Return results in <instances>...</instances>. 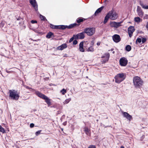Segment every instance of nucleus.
Segmentation results:
<instances>
[{
	"label": "nucleus",
	"instance_id": "1",
	"mask_svg": "<svg viewBox=\"0 0 148 148\" xmlns=\"http://www.w3.org/2000/svg\"><path fill=\"white\" fill-rule=\"evenodd\" d=\"M9 93H10L9 97L12 99L18 100L19 97V92L15 90H10Z\"/></svg>",
	"mask_w": 148,
	"mask_h": 148
},
{
	"label": "nucleus",
	"instance_id": "2",
	"mask_svg": "<svg viewBox=\"0 0 148 148\" xmlns=\"http://www.w3.org/2000/svg\"><path fill=\"white\" fill-rule=\"evenodd\" d=\"M133 83L136 87H140L143 85V81L138 76L135 77L133 79Z\"/></svg>",
	"mask_w": 148,
	"mask_h": 148
},
{
	"label": "nucleus",
	"instance_id": "3",
	"mask_svg": "<svg viewBox=\"0 0 148 148\" xmlns=\"http://www.w3.org/2000/svg\"><path fill=\"white\" fill-rule=\"evenodd\" d=\"M126 77V75L123 73L118 74L115 77V82L118 83H120L123 81Z\"/></svg>",
	"mask_w": 148,
	"mask_h": 148
},
{
	"label": "nucleus",
	"instance_id": "4",
	"mask_svg": "<svg viewBox=\"0 0 148 148\" xmlns=\"http://www.w3.org/2000/svg\"><path fill=\"white\" fill-rule=\"evenodd\" d=\"M107 14L110 17V18L112 20H115L117 19L118 17V14L113 10L110 11Z\"/></svg>",
	"mask_w": 148,
	"mask_h": 148
},
{
	"label": "nucleus",
	"instance_id": "5",
	"mask_svg": "<svg viewBox=\"0 0 148 148\" xmlns=\"http://www.w3.org/2000/svg\"><path fill=\"white\" fill-rule=\"evenodd\" d=\"M84 32L88 36L92 35L95 32V29L94 28H88L84 29Z\"/></svg>",
	"mask_w": 148,
	"mask_h": 148
},
{
	"label": "nucleus",
	"instance_id": "6",
	"mask_svg": "<svg viewBox=\"0 0 148 148\" xmlns=\"http://www.w3.org/2000/svg\"><path fill=\"white\" fill-rule=\"evenodd\" d=\"M77 25V24L76 23H75L73 24H71L69 26H65L64 25H58V29H64L66 28H67L68 29H71L73 28L74 27L76 26Z\"/></svg>",
	"mask_w": 148,
	"mask_h": 148
},
{
	"label": "nucleus",
	"instance_id": "7",
	"mask_svg": "<svg viewBox=\"0 0 148 148\" xmlns=\"http://www.w3.org/2000/svg\"><path fill=\"white\" fill-rule=\"evenodd\" d=\"M84 31L82 32L79 33L76 35H73V36H75V39H83L85 37Z\"/></svg>",
	"mask_w": 148,
	"mask_h": 148
},
{
	"label": "nucleus",
	"instance_id": "8",
	"mask_svg": "<svg viewBox=\"0 0 148 148\" xmlns=\"http://www.w3.org/2000/svg\"><path fill=\"white\" fill-rule=\"evenodd\" d=\"M120 64L121 66H125L127 63V60L125 58H122L119 60Z\"/></svg>",
	"mask_w": 148,
	"mask_h": 148
},
{
	"label": "nucleus",
	"instance_id": "9",
	"mask_svg": "<svg viewBox=\"0 0 148 148\" xmlns=\"http://www.w3.org/2000/svg\"><path fill=\"white\" fill-rule=\"evenodd\" d=\"M122 23L121 22H110V24L111 27L116 28L121 25V24Z\"/></svg>",
	"mask_w": 148,
	"mask_h": 148
},
{
	"label": "nucleus",
	"instance_id": "10",
	"mask_svg": "<svg viewBox=\"0 0 148 148\" xmlns=\"http://www.w3.org/2000/svg\"><path fill=\"white\" fill-rule=\"evenodd\" d=\"M136 11L138 15L140 17H142L144 15V12L140 6H137Z\"/></svg>",
	"mask_w": 148,
	"mask_h": 148
},
{
	"label": "nucleus",
	"instance_id": "11",
	"mask_svg": "<svg viewBox=\"0 0 148 148\" xmlns=\"http://www.w3.org/2000/svg\"><path fill=\"white\" fill-rule=\"evenodd\" d=\"M135 31L134 27L132 26H130L128 29V33L129 36L131 37L132 35L133 32Z\"/></svg>",
	"mask_w": 148,
	"mask_h": 148
},
{
	"label": "nucleus",
	"instance_id": "12",
	"mask_svg": "<svg viewBox=\"0 0 148 148\" xmlns=\"http://www.w3.org/2000/svg\"><path fill=\"white\" fill-rule=\"evenodd\" d=\"M122 113L123 116L125 117L130 121L132 119V116L127 112H122Z\"/></svg>",
	"mask_w": 148,
	"mask_h": 148
},
{
	"label": "nucleus",
	"instance_id": "13",
	"mask_svg": "<svg viewBox=\"0 0 148 148\" xmlns=\"http://www.w3.org/2000/svg\"><path fill=\"white\" fill-rule=\"evenodd\" d=\"M112 39L114 42H119L121 40L120 36L117 34H115L112 36Z\"/></svg>",
	"mask_w": 148,
	"mask_h": 148
},
{
	"label": "nucleus",
	"instance_id": "14",
	"mask_svg": "<svg viewBox=\"0 0 148 148\" xmlns=\"http://www.w3.org/2000/svg\"><path fill=\"white\" fill-rule=\"evenodd\" d=\"M30 2L36 11L38 10V6L35 0H29Z\"/></svg>",
	"mask_w": 148,
	"mask_h": 148
},
{
	"label": "nucleus",
	"instance_id": "15",
	"mask_svg": "<svg viewBox=\"0 0 148 148\" xmlns=\"http://www.w3.org/2000/svg\"><path fill=\"white\" fill-rule=\"evenodd\" d=\"M36 95L39 97L44 99V98L46 97V96L41 93L39 91H36Z\"/></svg>",
	"mask_w": 148,
	"mask_h": 148
},
{
	"label": "nucleus",
	"instance_id": "16",
	"mask_svg": "<svg viewBox=\"0 0 148 148\" xmlns=\"http://www.w3.org/2000/svg\"><path fill=\"white\" fill-rule=\"evenodd\" d=\"M103 7L102 6L98 9L95 11L94 15L95 16H96L99 13H100L101 12V11L103 9Z\"/></svg>",
	"mask_w": 148,
	"mask_h": 148
},
{
	"label": "nucleus",
	"instance_id": "17",
	"mask_svg": "<svg viewBox=\"0 0 148 148\" xmlns=\"http://www.w3.org/2000/svg\"><path fill=\"white\" fill-rule=\"evenodd\" d=\"M83 44L84 42H81L79 44V49L80 51L82 52H84V51L83 48Z\"/></svg>",
	"mask_w": 148,
	"mask_h": 148
},
{
	"label": "nucleus",
	"instance_id": "18",
	"mask_svg": "<svg viewBox=\"0 0 148 148\" xmlns=\"http://www.w3.org/2000/svg\"><path fill=\"white\" fill-rule=\"evenodd\" d=\"M67 47L66 44H64L58 47V49L60 50H62L66 48Z\"/></svg>",
	"mask_w": 148,
	"mask_h": 148
},
{
	"label": "nucleus",
	"instance_id": "19",
	"mask_svg": "<svg viewBox=\"0 0 148 148\" xmlns=\"http://www.w3.org/2000/svg\"><path fill=\"white\" fill-rule=\"evenodd\" d=\"M84 131L85 132L86 134L88 135H90V130L87 127H85L84 128Z\"/></svg>",
	"mask_w": 148,
	"mask_h": 148
},
{
	"label": "nucleus",
	"instance_id": "20",
	"mask_svg": "<svg viewBox=\"0 0 148 148\" xmlns=\"http://www.w3.org/2000/svg\"><path fill=\"white\" fill-rule=\"evenodd\" d=\"M44 99L45 100V102H46L47 105L49 106L51 105V103L50 102V99L47 96H46V97L44 98Z\"/></svg>",
	"mask_w": 148,
	"mask_h": 148
},
{
	"label": "nucleus",
	"instance_id": "21",
	"mask_svg": "<svg viewBox=\"0 0 148 148\" xmlns=\"http://www.w3.org/2000/svg\"><path fill=\"white\" fill-rule=\"evenodd\" d=\"M105 60H103L102 62L103 63H105L106 62L108 61L109 57V55L108 53L107 54Z\"/></svg>",
	"mask_w": 148,
	"mask_h": 148
},
{
	"label": "nucleus",
	"instance_id": "22",
	"mask_svg": "<svg viewBox=\"0 0 148 148\" xmlns=\"http://www.w3.org/2000/svg\"><path fill=\"white\" fill-rule=\"evenodd\" d=\"M53 35V34L52 32H49L46 36L47 38H50L51 36Z\"/></svg>",
	"mask_w": 148,
	"mask_h": 148
},
{
	"label": "nucleus",
	"instance_id": "23",
	"mask_svg": "<svg viewBox=\"0 0 148 148\" xmlns=\"http://www.w3.org/2000/svg\"><path fill=\"white\" fill-rule=\"evenodd\" d=\"M109 18H110V17H109L108 16L107 14L105 17L103 23L104 24L106 23L107 22Z\"/></svg>",
	"mask_w": 148,
	"mask_h": 148
},
{
	"label": "nucleus",
	"instance_id": "24",
	"mask_svg": "<svg viewBox=\"0 0 148 148\" xmlns=\"http://www.w3.org/2000/svg\"><path fill=\"white\" fill-rule=\"evenodd\" d=\"M142 20L138 17H135L134 18V21L137 23L140 22Z\"/></svg>",
	"mask_w": 148,
	"mask_h": 148
},
{
	"label": "nucleus",
	"instance_id": "25",
	"mask_svg": "<svg viewBox=\"0 0 148 148\" xmlns=\"http://www.w3.org/2000/svg\"><path fill=\"white\" fill-rule=\"evenodd\" d=\"M125 49L127 51H129L131 49V47L130 45H128L125 47Z\"/></svg>",
	"mask_w": 148,
	"mask_h": 148
},
{
	"label": "nucleus",
	"instance_id": "26",
	"mask_svg": "<svg viewBox=\"0 0 148 148\" xmlns=\"http://www.w3.org/2000/svg\"><path fill=\"white\" fill-rule=\"evenodd\" d=\"M71 100V98H69L68 99H67L66 100H65L63 102V103L64 105L67 104Z\"/></svg>",
	"mask_w": 148,
	"mask_h": 148
},
{
	"label": "nucleus",
	"instance_id": "27",
	"mask_svg": "<svg viewBox=\"0 0 148 148\" xmlns=\"http://www.w3.org/2000/svg\"><path fill=\"white\" fill-rule=\"evenodd\" d=\"M94 50V49L93 47L92 46H90L89 47L88 49L87 50L88 51L93 52Z\"/></svg>",
	"mask_w": 148,
	"mask_h": 148
},
{
	"label": "nucleus",
	"instance_id": "28",
	"mask_svg": "<svg viewBox=\"0 0 148 148\" xmlns=\"http://www.w3.org/2000/svg\"><path fill=\"white\" fill-rule=\"evenodd\" d=\"M140 5L144 9H148V5H144L143 3L141 2H140Z\"/></svg>",
	"mask_w": 148,
	"mask_h": 148
},
{
	"label": "nucleus",
	"instance_id": "29",
	"mask_svg": "<svg viewBox=\"0 0 148 148\" xmlns=\"http://www.w3.org/2000/svg\"><path fill=\"white\" fill-rule=\"evenodd\" d=\"M50 27L52 29H58V25H54L52 24L50 25Z\"/></svg>",
	"mask_w": 148,
	"mask_h": 148
},
{
	"label": "nucleus",
	"instance_id": "30",
	"mask_svg": "<svg viewBox=\"0 0 148 148\" xmlns=\"http://www.w3.org/2000/svg\"><path fill=\"white\" fill-rule=\"evenodd\" d=\"M60 92L62 93V95H64L65 94L66 92V91L65 89L64 88H63L60 91Z\"/></svg>",
	"mask_w": 148,
	"mask_h": 148
},
{
	"label": "nucleus",
	"instance_id": "31",
	"mask_svg": "<svg viewBox=\"0 0 148 148\" xmlns=\"http://www.w3.org/2000/svg\"><path fill=\"white\" fill-rule=\"evenodd\" d=\"M83 18H78L77 20V22L79 23H81V22H82L83 21Z\"/></svg>",
	"mask_w": 148,
	"mask_h": 148
},
{
	"label": "nucleus",
	"instance_id": "32",
	"mask_svg": "<svg viewBox=\"0 0 148 148\" xmlns=\"http://www.w3.org/2000/svg\"><path fill=\"white\" fill-rule=\"evenodd\" d=\"M0 132H1L3 133H4L5 132L4 129L0 125Z\"/></svg>",
	"mask_w": 148,
	"mask_h": 148
},
{
	"label": "nucleus",
	"instance_id": "33",
	"mask_svg": "<svg viewBox=\"0 0 148 148\" xmlns=\"http://www.w3.org/2000/svg\"><path fill=\"white\" fill-rule=\"evenodd\" d=\"M141 42V39L140 38H138L136 41V42H138V43H140Z\"/></svg>",
	"mask_w": 148,
	"mask_h": 148
},
{
	"label": "nucleus",
	"instance_id": "34",
	"mask_svg": "<svg viewBox=\"0 0 148 148\" xmlns=\"http://www.w3.org/2000/svg\"><path fill=\"white\" fill-rule=\"evenodd\" d=\"M40 18L42 20H44L45 19V17L42 15H40Z\"/></svg>",
	"mask_w": 148,
	"mask_h": 148
},
{
	"label": "nucleus",
	"instance_id": "35",
	"mask_svg": "<svg viewBox=\"0 0 148 148\" xmlns=\"http://www.w3.org/2000/svg\"><path fill=\"white\" fill-rule=\"evenodd\" d=\"M41 130H40L36 132L35 133V134L37 136H38L40 134V132H41Z\"/></svg>",
	"mask_w": 148,
	"mask_h": 148
},
{
	"label": "nucleus",
	"instance_id": "36",
	"mask_svg": "<svg viewBox=\"0 0 148 148\" xmlns=\"http://www.w3.org/2000/svg\"><path fill=\"white\" fill-rule=\"evenodd\" d=\"M75 38V36H73L69 40V42H71Z\"/></svg>",
	"mask_w": 148,
	"mask_h": 148
},
{
	"label": "nucleus",
	"instance_id": "37",
	"mask_svg": "<svg viewBox=\"0 0 148 148\" xmlns=\"http://www.w3.org/2000/svg\"><path fill=\"white\" fill-rule=\"evenodd\" d=\"M146 39L145 38H143L142 39V42L143 43H145L146 41Z\"/></svg>",
	"mask_w": 148,
	"mask_h": 148
},
{
	"label": "nucleus",
	"instance_id": "38",
	"mask_svg": "<svg viewBox=\"0 0 148 148\" xmlns=\"http://www.w3.org/2000/svg\"><path fill=\"white\" fill-rule=\"evenodd\" d=\"M88 148H96V147L94 145H90L88 146Z\"/></svg>",
	"mask_w": 148,
	"mask_h": 148
},
{
	"label": "nucleus",
	"instance_id": "39",
	"mask_svg": "<svg viewBox=\"0 0 148 148\" xmlns=\"http://www.w3.org/2000/svg\"><path fill=\"white\" fill-rule=\"evenodd\" d=\"M77 43V41L76 40H75L73 42V44L74 45H76Z\"/></svg>",
	"mask_w": 148,
	"mask_h": 148
},
{
	"label": "nucleus",
	"instance_id": "40",
	"mask_svg": "<svg viewBox=\"0 0 148 148\" xmlns=\"http://www.w3.org/2000/svg\"><path fill=\"white\" fill-rule=\"evenodd\" d=\"M90 44L91 46H92L94 44V42L93 40L91 41L90 42Z\"/></svg>",
	"mask_w": 148,
	"mask_h": 148
},
{
	"label": "nucleus",
	"instance_id": "41",
	"mask_svg": "<svg viewBox=\"0 0 148 148\" xmlns=\"http://www.w3.org/2000/svg\"><path fill=\"white\" fill-rule=\"evenodd\" d=\"M31 22L33 24V23H37V21H36L32 20L31 21Z\"/></svg>",
	"mask_w": 148,
	"mask_h": 148
},
{
	"label": "nucleus",
	"instance_id": "42",
	"mask_svg": "<svg viewBox=\"0 0 148 148\" xmlns=\"http://www.w3.org/2000/svg\"><path fill=\"white\" fill-rule=\"evenodd\" d=\"M148 18V15L146 14L144 16V19H147Z\"/></svg>",
	"mask_w": 148,
	"mask_h": 148
},
{
	"label": "nucleus",
	"instance_id": "43",
	"mask_svg": "<svg viewBox=\"0 0 148 148\" xmlns=\"http://www.w3.org/2000/svg\"><path fill=\"white\" fill-rule=\"evenodd\" d=\"M34 124L33 123H32L30 124V126L31 128H32V127H33L34 126Z\"/></svg>",
	"mask_w": 148,
	"mask_h": 148
},
{
	"label": "nucleus",
	"instance_id": "44",
	"mask_svg": "<svg viewBox=\"0 0 148 148\" xmlns=\"http://www.w3.org/2000/svg\"><path fill=\"white\" fill-rule=\"evenodd\" d=\"M4 25V23L3 22H1L0 24V26L1 27H3Z\"/></svg>",
	"mask_w": 148,
	"mask_h": 148
},
{
	"label": "nucleus",
	"instance_id": "45",
	"mask_svg": "<svg viewBox=\"0 0 148 148\" xmlns=\"http://www.w3.org/2000/svg\"><path fill=\"white\" fill-rule=\"evenodd\" d=\"M146 28L147 29V30H148V22H147V25L146 26Z\"/></svg>",
	"mask_w": 148,
	"mask_h": 148
},
{
	"label": "nucleus",
	"instance_id": "46",
	"mask_svg": "<svg viewBox=\"0 0 148 148\" xmlns=\"http://www.w3.org/2000/svg\"><path fill=\"white\" fill-rule=\"evenodd\" d=\"M100 44V42H98L97 43V45L98 46H99Z\"/></svg>",
	"mask_w": 148,
	"mask_h": 148
},
{
	"label": "nucleus",
	"instance_id": "47",
	"mask_svg": "<svg viewBox=\"0 0 148 148\" xmlns=\"http://www.w3.org/2000/svg\"><path fill=\"white\" fill-rule=\"evenodd\" d=\"M6 72H7V73H11V71H9L7 70H6Z\"/></svg>",
	"mask_w": 148,
	"mask_h": 148
},
{
	"label": "nucleus",
	"instance_id": "48",
	"mask_svg": "<svg viewBox=\"0 0 148 148\" xmlns=\"http://www.w3.org/2000/svg\"><path fill=\"white\" fill-rule=\"evenodd\" d=\"M25 88H26L27 89H30V88H29V87H28V86H25Z\"/></svg>",
	"mask_w": 148,
	"mask_h": 148
},
{
	"label": "nucleus",
	"instance_id": "49",
	"mask_svg": "<svg viewBox=\"0 0 148 148\" xmlns=\"http://www.w3.org/2000/svg\"><path fill=\"white\" fill-rule=\"evenodd\" d=\"M49 85L50 86H56L55 85H54V84H49Z\"/></svg>",
	"mask_w": 148,
	"mask_h": 148
},
{
	"label": "nucleus",
	"instance_id": "50",
	"mask_svg": "<svg viewBox=\"0 0 148 148\" xmlns=\"http://www.w3.org/2000/svg\"><path fill=\"white\" fill-rule=\"evenodd\" d=\"M121 148H124V147L123 146H121Z\"/></svg>",
	"mask_w": 148,
	"mask_h": 148
},
{
	"label": "nucleus",
	"instance_id": "51",
	"mask_svg": "<svg viewBox=\"0 0 148 148\" xmlns=\"http://www.w3.org/2000/svg\"><path fill=\"white\" fill-rule=\"evenodd\" d=\"M104 57H105L104 56H102L101 57V58H104Z\"/></svg>",
	"mask_w": 148,
	"mask_h": 148
}]
</instances>
